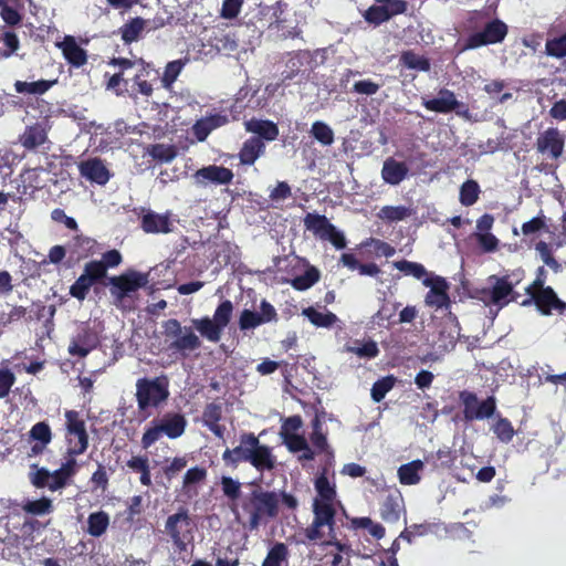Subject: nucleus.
<instances>
[{"mask_svg": "<svg viewBox=\"0 0 566 566\" xmlns=\"http://www.w3.org/2000/svg\"><path fill=\"white\" fill-rule=\"evenodd\" d=\"M226 467L237 469L240 463H250L258 472L272 471L276 465V458L270 446L261 443L253 432H241L239 444L227 448L222 453Z\"/></svg>", "mask_w": 566, "mask_h": 566, "instance_id": "1", "label": "nucleus"}, {"mask_svg": "<svg viewBox=\"0 0 566 566\" xmlns=\"http://www.w3.org/2000/svg\"><path fill=\"white\" fill-rule=\"evenodd\" d=\"M241 509L248 517V528L256 531L261 524L279 516L277 492L256 486L242 499Z\"/></svg>", "mask_w": 566, "mask_h": 566, "instance_id": "2", "label": "nucleus"}, {"mask_svg": "<svg viewBox=\"0 0 566 566\" xmlns=\"http://www.w3.org/2000/svg\"><path fill=\"white\" fill-rule=\"evenodd\" d=\"M523 271H514L511 274L490 275L489 287L475 290V297L485 305H495L499 310L505 307L511 302H516L520 294L514 287L522 281Z\"/></svg>", "mask_w": 566, "mask_h": 566, "instance_id": "3", "label": "nucleus"}, {"mask_svg": "<svg viewBox=\"0 0 566 566\" xmlns=\"http://www.w3.org/2000/svg\"><path fill=\"white\" fill-rule=\"evenodd\" d=\"M314 518L310 526L304 531L306 538L310 542H317L324 537L322 532L323 527L328 528V539L324 543L327 546H334L339 552L348 553L350 546L346 543H342L336 535V510L334 503L314 502L313 503Z\"/></svg>", "mask_w": 566, "mask_h": 566, "instance_id": "4", "label": "nucleus"}, {"mask_svg": "<svg viewBox=\"0 0 566 566\" xmlns=\"http://www.w3.org/2000/svg\"><path fill=\"white\" fill-rule=\"evenodd\" d=\"M169 378L160 375L155 378L143 377L136 381L137 409L145 418L150 416L151 409L161 408L169 399Z\"/></svg>", "mask_w": 566, "mask_h": 566, "instance_id": "5", "label": "nucleus"}, {"mask_svg": "<svg viewBox=\"0 0 566 566\" xmlns=\"http://www.w3.org/2000/svg\"><path fill=\"white\" fill-rule=\"evenodd\" d=\"M186 427L187 419L181 412L168 411L150 421V424L143 433L142 447L148 449L161 437H167L171 440L177 439L185 433Z\"/></svg>", "mask_w": 566, "mask_h": 566, "instance_id": "6", "label": "nucleus"}, {"mask_svg": "<svg viewBox=\"0 0 566 566\" xmlns=\"http://www.w3.org/2000/svg\"><path fill=\"white\" fill-rule=\"evenodd\" d=\"M196 524L191 518L188 509L179 507V510L169 515L165 523V532L169 536L174 546L182 552L186 551L188 543L193 539V531Z\"/></svg>", "mask_w": 566, "mask_h": 566, "instance_id": "7", "label": "nucleus"}, {"mask_svg": "<svg viewBox=\"0 0 566 566\" xmlns=\"http://www.w3.org/2000/svg\"><path fill=\"white\" fill-rule=\"evenodd\" d=\"M65 441L69 455H81L87 448L90 437L85 420L76 410H65Z\"/></svg>", "mask_w": 566, "mask_h": 566, "instance_id": "8", "label": "nucleus"}, {"mask_svg": "<svg viewBox=\"0 0 566 566\" xmlns=\"http://www.w3.org/2000/svg\"><path fill=\"white\" fill-rule=\"evenodd\" d=\"M165 334L174 340L169 345V349L181 354L184 357L188 353L197 350L201 347V340L192 332L190 327H182L176 318H170L164 324Z\"/></svg>", "mask_w": 566, "mask_h": 566, "instance_id": "9", "label": "nucleus"}, {"mask_svg": "<svg viewBox=\"0 0 566 566\" xmlns=\"http://www.w3.org/2000/svg\"><path fill=\"white\" fill-rule=\"evenodd\" d=\"M507 33V24L495 18L486 22L481 31L470 34L465 40L462 51L502 43Z\"/></svg>", "mask_w": 566, "mask_h": 566, "instance_id": "10", "label": "nucleus"}, {"mask_svg": "<svg viewBox=\"0 0 566 566\" xmlns=\"http://www.w3.org/2000/svg\"><path fill=\"white\" fill-rule=\"evenodd\" d=\"M459 400L463 406V417L467 421L489 419L496 411V399L494 396H489L480 401L474 392L461 390L459 392Z\"/></svg>", "mask_w": 566, "mask_h": 566, "instance_id": "11", "label": "nucleus"}, {"mask_svg": "<svg viewBox=\"0 0 566 566\" xmlns=\"http://www.w3.org/2000/svg\"><path fill=\"white\" fill-rule=\"evenodd\" d=\"M147 274L135 270H128L119 275L108 277L109 292L118 305L130 293L137 292L147 284Z\"/></svg>", "mask_w": 566, "mask_h": 566, "instance_id": "12", "label": "nucleus"}, {"mask_svg": "<svg viewBox=\"0 0 566 566\" xmlns=\"http://www.w3.org/2000/svg\"><path fill=\"white\" fill-rule=\"evenodd\" d=\"M259 312L244 308L239 316L238 325L240 331L247 332L261 325L275 323L279 315L275 307L265 298L260 302Z\"/></svg>", "mask_w": 566, "mask_h": 566, "instance_id": "13", "label": "nucleus"}, {"mask_svg": "<svg viewBox=\"0 0 566 566\" xmlns=\"http://www.w3.org/2000/svg\"><path fill=\"white\" fill-rule=\"evenodd\" d=\"M139 228L147 234H168L174 231L172 213H158L149 208H142L138 214Z\"/></svg>", "mask_w": 566, "mask_h": 566, "instance_id": "14", "label": "nucleus"}, {"mask_svg": "<svg viewBox=\"0 0 566 566\" xmlns=\"http://www.w3.org/2000/svg\"><path fill=\"white\" fill-rule=\"evenodd\" d=\"M422 284L430 287L424 297V302L430 307L443 308L450 306V296L448 294L449 284L442 276L436 275L432 277H424Z\"/></svg>", "mask_w": 566, "mask_h": 566, "instance_id": "15", "label": "nucleus"}, {"mask_svg": "<svg viewBox=\"0 0 566 566\" xmlns=\"http://www.w3.org/2000/svg\"><path fill=\"white\" fill-rule=\"evenodd\" d=\"M535 147L537 153L558 159L564 153L565 136L558 128L549 127L538 135Z\"/></svg>", "mask_w": 566, "mask_h": 566, "instance_id": "16", "label": "nucleus"}, {"mask_svg": "<svg viewBox=\"0 0 566 566\" xmlns=\"http://www.w3.org/2000/svg\"><path fill=\"white\" fill-rule=\"evenodd\" d=\"M98 345V333L93 327L85 325L81 327L77 334L73 337L69 346V353L72 356L84 358Z\"/></svg>", "mask_w": 566, "mask_h": 566, "instance_id": "17", "label": "nucleus"}, {"mask_svg": "<svg viewBox=\"0 0 566 566\" xmlns=\"http://www.w3.org/2000/svg\"><path fill=\"white\" fill-rule=\"evenodd\" d=\"M192 177L196 185L207 187L209 184L229 185L234 175L232 170L227 167L209 165L198 169Z\"/></svg>", "mask_w": 566, "mask_h": 566, "instance_id": "18", "label": "nucleus"}, {"mask_svg": "<svg viewBox=\"0 0 566 566\" xmlns=\"http://www.w3.org/2000/svg\"><path fill=\"white\" fill-rule=\"evenodd\" d=\"M532 303L536 305L537 310L543 315H551L553 310L562 313L566 308V304L558 298L557 294L551 286H546L542 291H537L536 294H533V298H526L521 304L523 306H528Z\"/></svg>", "mask_w": 566, "mask_h": 566, "instance_id": "19", "label": "nucleus"}, {"mask_svg": "<svg viewBox=\"0 0 566 566\" xmlns=\"http://www.w3.org/2000/svg\"><path fill=\"white\" fill-rule=\"evenodd\" d=\"M422 105L426 109L448 114L450 112H457V114H462L459 108H463L464 104L459 102L455 97V94L448 90L441 88L438 93V97L431 99H422Z\"/></svg>", "mask_w": 566, "mask_h": 566, "instance_id": "20", "label": "nucleus"}, {"mask_svg": "<svg viewBox=\"0 0 566 566\" xmlns=\"http://www.w3.org/2000/svg\"><path fill=\"white\" fill-rule=\"evenodd\" d=\"M405 512V501L398 490L389 492L379 504L380 517L388 524H395Z\"/></svg>", "mask_w": 566, "mask_h": 566, "instance_id": "21", "label": "nucleus"}, {"mask_svg": "<svg viewBox=\"0 0 566 566\" xmlns=\"http://www.w3.org/2000/svg\"><path fill=\"white\" fill-rule=\"evenodd\" d=\"M244 129L253 134L252 138H260L263 143H271L277 139L280 129L276 123L270 119L252 117L244 122Z\"/></svg>", "mask_w": 566, "mask_h": 566, "instance_id": "22", "label": "nucleus"}, {"mask_svg": "<svg viewBox=\"0 0 566 566\" xmlns=\"http://www.w3.org/2000/svg\"><path fill=\"white\" fill-rule=\"evenodd\" d=\"M78 170L82 177L101 186L106 185L111 178L109 170L97 157L81 161Z\"/></svg>", "mask_w": 566, "mask_h": 566, "instance_id": "23", "label": "nucleus"}, {"mask_svg": "<svg viewBox=\"0 0 566 566\" xmlns=\"http://www.w3.org/2000/svg\"><path fill=\"white\" fill-rule=\"evenodd\" d=\"M223 417V408L220 402L212 401L205 406L201 421L217 438L223 439L226 426L220 424Z\"/></svg>", "mask_w": 566, "mask_h": 566, "instance_id": "24", "label": "nucleus"}, {"mask_svg": "<svg viewBox=\"0 0 566 566\" xmlns=\"http://www.w3.org/2000/svg\"><path fill=\"white\" fill-rule=\"evenodd\" d=\"M230 119L226 113L209 114L198 119L192 129L193 135L199 142H205L211 132L229 124Z\"/></svg>", "mask_w": 566, "mask_h": 566, "instance_id": "25", "label": "nucleus"}, {"mask_svg": "<svg viewBox=\"0 0 566 566\" xmlns=\"http://www.w3.org/2000/svg\"><path fill=\"white\" fill-rule=\"evenodd\" d=\"M19 143L27 150H36L45 143H49L48 130L41 123L28 125L24 132L19 136Z\"/></svg>", "mask_w": 566, "mask_h": 566, "instance_id": "26", "label": "nucleus"}, {"mask_svg": "<svg viewBox=\"0 0 566 566\" xmlns=\"http://www.w3.org/2000/svg\"><path fill=\"white\" fill-rule=\"evenodd\" d=\"M57 46L62 50L64 59L72 66L81 67L86 64V51L76 43L74 36L65 35L63 41L57 43Z\"/></svg>", "mask_w": 566, "mask_h": 566, "instance_id": "27", "label": "nucleus"}, {"mask_svg": "<svg viewBox=\"0 0 566 566\" xmlns=\"http://www.w3.org/2000/svg\"><path fill=\"white\" fill-rule=\"evenodd\" d=\"M409 168L406 163L388 157L382 165L381 178L388 185H399L408 176Z\"/></svg>", "mask_w": 566, "mask_h": 566, "instance_id": "28", "label": "nucleus"}, {"mask_svg": "<svg viewBox=\"0 0 566 566\" xmlns=\"http://www.w3.org/2000/svg\"><path fill=\"white\" fill-rule=\"evenodd\" d=\"M265 143L260 138L249 137L245 139L238 154L241 165L251 166L265 154Z\"/></svg>", "mask_w": 566, "mask_h": 566, "instance_id": "29", "label": "nucleus"}, {"mask_svg": "<svg viewBox=\"0 0 566 566\" xmlns=\"http://www.w3.org/2000/svg\"><path fill=\"white\" fill-rule=\"evenodd\" d=\"M146 28V21L140 18H132L119 28V34L125 44L138 41Z\"/></svg>", "mask_w": 566, "mask_h": 566, "instance_id": "30", "label": "nucleus"}, {"mask_svg": "<svg viewBox=\"0 0 566 566\" xmlns=\"http://www.w3.org/2000/svg\"><path fill=\"white\" fill-rule=\"evenodd\" d=\"M192 325L200 333V335L209 342L218 343L220 340L223 328L220 327L216 321L209 316L192 319Z\"/></svg>", "mask_w": 566, "mask_h": 566, "instance_id": "31", "label": "nucleus"}, {"mask_svg": "<svg viewBox=\"0 0 566 566\" xmlns=\"http://www.w3.org/2000/svg\"><path fill=\"white\" fill-rule=\"evenodd\" d=\"M126 467L135 473H138L140 484L144 486L151 485V473L149 459L147 455H133L130 459L126 461Z\"/></svg>", "mask_w": 566, "mask_h": 566, "instance_id": "32", "label": "nucleus"}, {"mask_svg": "<svg viewBox=\"0 0 566 566\" xmlns=\"http://www.w3.org/2000/svg\"><path fill=\"white\" fill-rule=\"evenodd\" d=\"M55 306L49 305L46 306L42 301L33 302L31 306V313L28 319L32 321H42L44 319V327L48 331V334L53 329L54 323L53 318L55 315Z\"/></svg>", "mask_w": 566, "mask_h": 566, "instance_id": "33", "label": "nucleus"}, {"mask_svg": "<svg viewBox=\"0 0 566 566\" xmlns=\"http://www.w3.org/2000/svg\"><path fill=\"white\" fill-rule=\"evenodd\" d=\"M423 469V462L421 460H413L406 464H402L398 469L399 482L402 485H415L421 480L419 472Z\"/></svg>", "mask_w": 566, "mask_h": 566, "instance_id": "34", "label": "nucleus"}, {"mask_svg": "<svg viewBox=\"0 0 566 566\" xmlns=\"http://www.w3.org/2000/svg\"><path fill=\"white\" fill-rule=\"evenodd\" d=\"M399 63L409 70H416L420 72H429L431 63L424 55L417 54L413 50L403 51L400 54Z\"/></svg>", "mask_w": 566, "mask_h": 566, "instance_id": "35", "label": "nucleus"}, {"mask_svg": "<svg viewBox=\"0 0 566 566\" xmlns=\"http://www.w3.org/2000/svg\"><path fill=\"white\" fill-rule=\"evenodd\" d=\"M109 526V515L105 511L93 512L87 517L86 532L93 537L104 535Z\"/></svg>", "mask_w": 566, "mask_h": 566, "instance_id": "36", "label": "nucleus"}, {"mask_svg": "<svg viewBox=\"0 0 566 566\" xmlns=\"http://www.w3.org/2000/svg\"><path fill=\"white\" fill-rule=\"evenodd\" d=\"M302 314L316 327L329 328L338 321L334 313L329 311L319 312L313 306L304 308Z\"/></svg>", "mask_w": 566, "mask_h": 566, "instance_id": "37", "label": "nucleus"}, {"mask_svg": "<svg viewBox=\"0 0 566 566\" xmlns=\"http://www.w3.org/2000/svg\"><path fill=\"white\" fill-rule=\"evenodd\" d=\"M145 154L158 163L168 164L177 157L178 151L175 145L151 144L146 147Z\"/></svg>", "mask_w": 566, "mask_h": 566, "instance_id": "38", "label": "nucleus"}, {"mask_svg": "<svg viewBox=\"0 0 566 566\" xmlns=\"http://www.w3.org/2000/svg\"><path fill=\"white\" fill-rule=\"evenodd\" d=\"M151 73L150 65L146 63L143 59L139 62V69L133 77L134 84L137 87V92L146 97H149L153 94V85L147 80Z\"/></svg>", "mask_w": 566, "mask_h": 566, "instance_id": "39", "label": "nucleus"}, {"mask_svg": "<svg viewBox=\"0 0 566 566\" xmlns=\"http://www.w3.org/2000/svg\"><path fill=\"white\" fill-rule=\"evenodd\" d=\"M55 83H56V80H53V81L39 80L35 82L17 81L14 83V90L19 94L43 95Z\"/></svg>", "mask_w": 566, "mask_h": 566, "instance_id": "40", "label": "nucleus"}, {"mask_svg": "<svg viewBox=\"0 0 566 566\" xmlns=\"http://www.w3.org/2000/svg\"><path fill=\"white\" fill-rule=\"evenodd\" d=\"M345 350L347 353L355 354L356 356H358L360 358H367V359L376 358L380 353L377 343L370 338L363 343L360 340L356 339L354 342V345H346Z\"/></svg>", "mask_w": 566, "mask_h": 566, "instance_id": "41", "label": "nucleus"}, {"mask_svg": "<svg viewBox=\"0 0 566 566\" xmlns=\"http://www.w3.org/2000/svg\"><path fill=\"white\" fill-rule=\"evenodd\" d=\"M207 479V469L202 467H193L187 470L182 479V492L185 494L197 493L195 486L205 482Z\"/></svg>", "mask_w": 566, "mask_h": 566, "instance_id": "42", "label": "nucleus"}, {"mask_svg": "<svg viewBox=\"0 0 566 566\" xmlns=\"http://www.w3.org/2000/svg\"><path fill=\"white\" fill-rule=\"evenodd\" d=\"M315 490L318 497L314 502L334 503L336 499V489L334 484H331L325 473H322L315 480Z\"/></svg>", "mask_w": 566, "mask_h": 566, "instance_id": "43", "label": "nucleus"}, {"mask_svg": "<svg viewBox=\"0 0 566 566\" xmlns=\"http://www.w3.org/2000/svg\"><path fill=\"white\" fill-rule=\"evenodd\" d=\"M332 224L333 223H331L329 220L323 214L307 213L304 218L305 228L312 231L314 235L319 239L324 237Z\"/></svg>", "mask_w": 566, "mask_h": 566, "instance_id": "44", "label": "nucleus"}, {"mask_svg": "<svg viewBox=\"0 0 566 566\" xmlns=\"http://www.w3.org/2000/svg\"><path fill=\"white\" fill-rule=\"evenodd\" d=\"M310 135L325 147L331 146L335 140L333 129L328 124L322 120H316L312 124Z\"/></svg>", "mask_w": 566, "mask_h": 566, "instance_id": "45", "label": "nucleus"}, {"mask_svg": "<svg viewBox=\"0 0 566 566\" xmlns=\"http://www.w3.org/2000/svg\"><path fill=\"white\" fill-rule=\"evenodd\" d=\"M289 548L284 543H275L268 552L261 566H282L287 563Z\"/></svg>", "mask_w": 566, "mask_h": 566, "instance_id": "46", "label": "nucleus"}, {"mask_svg": "<svg viewBox=\"0 0 566 566\" xmlns=\"http://www.w3.org/2000/svg\"><path fill=\"white\" fill-rule=\"evenodd\" d=\"M321 273L315 266H308L301 275L291 280V285L297 291H305L319 281Z\"/></svg>", "mask_w": 566, "mask_h": 566, "instance_id": "47", "label": "nucleus"}, {"mask_svg": "<svg viewBox=\"0 0 566 566\" xmlns=\"http://www.w3.org/2000/svg\"><path fill=\"white\" fill-rule=\"evenodd\" d=\"M480 192V186L475 180L469 179L464 181L460 188L461 205L465 207L473 206L479 200Z\"/></svg>", "mask_w": 566, "mask_h": 566, "instance_id": "48", "label": "nucleus"}, {"mask_svg": "<svg viewBox=\"0 0 566 566\" xmlns=\"http://www.w3.org/2000/svg\"><path fill=\"white\" fill-rule=\"evenodd\" d=\"M492 430L496 438L503 443H510L513 440L515 430L507 418L499 417L493 423Z\"/></svg>", "mask_w": 566, "mask_h": 566, "instance_id": "49", "label": "nucleus"}, {"mask_svg": "<svg viewBox=\"0 0 566 566\" xmlns=\"http://www.w3.org/2000/svg\"><path fill=\"white\" fill-rule=\"evenodd\" d=\"M310 440L313 444V447L322 453L327 454L328 457L333 458L334 452L331 449L326 436L321 430V423L317 419L314 421V429L311 433Z\"/></svg>", "mask_w": 566, "mask_h": 566, "instance_id": "50", "label": "nucleus"}, {"mask_svg": "<svg viewBox=\"0 0 566 566\" xmlns=\"http://www.w3.org/2000/svg\"><path fill=\"white\" fill-rule=\"evenodd\" d=\"M396 378L392 375L382 377L374 382L371 387V398L375 402H380L386 395L392 389Z\"/></svg>", "mask_w": 566, "mask_h": 566, "instance_id": "51", "label": "nucleus"}, {"mask_svg": "<svg viewBox=\"0 0 566 566\" xmlns=\"http://www.w3.org/2000/svg\"><path fill=\"white\" fill-rule=\"evenodd\" d=\"M22 510L32 515H44L53 511L52 501L49 497H41L39 500L27 501L22 505Z\"/></svg>", "mask_w": 566, "mask_h": 566, "instance_id": "52", "label": "nucleus"}, {"mask_svg": "<svg viewBox=\"0 0 566 566\" xmlns=\"http://www.w3.org/2000/svg\"><path fill=\"white\" fill-rule=\"evenodd\" d=\"M545 53L548 56L556 59L566 57V32L559 36L547 39L545 43Z\"/></svg>", "mask_w": 566, "mask_h": 566, "instance_id": "53", "label": "nucleus"}, {"mask_svg": "<svg viewBox=\"0 0 566 566\" xmlns=\"http://www.w3.org/2000/svg\"><path fill=\"white\" fill-rule=\"evenodd\" d=\"M363 17L365 21L375 27L380 25L384 22L390 20V14H388L385 6L373 4L370 6L364 13Z\"/></svg>", "mask_w": 566, "mask_h": 566, "instance_id": "54", "label": "nucleus"}, {"mask_svg": "<svg viewBox=\"0 0 566 566\" xmlns=\"http://www.w3.org/2000/svg\"><path fill=\"white\" fill-rule=\"evenodd\" d=\"M394 266L402 272L405 275H411L418 280L423 279L427 275L426 268L417 262H411L408 260H401L394 262Z\"/></svg>", "mask_w": 566, "mask_h": 566, "instance_id": "55", "label": "nucleus"}, {"mask_svg": "<svg viewBox=\"0 0 566 566\" xmlns=\"http://www.w3.org/2000/svg\"><path fill=\"white\" fill-rule=\"evenodd\" d=\"M94 284L95 283L82 273L70 286V294L78 301H84Z\"/></svg>", "mask_w": 566, "mask_h": 566, "instance_id": "56", "label": "nucleus"}, {"mask_svg": "<svg viewBox=\"0 0 566 566\" xmlns=\"http://www.w3.org/2000/svg\"><path fill=\"white\" fill-rule=\"evenodd\" d=\"M232 312V302L230 300H224L217 306L212 319L224 329L231 321Z\"/></svg>", "mask_w": 566, "mask_h": 566, "instance_id": "57", "label": "nucleus"}, {"mask_svg": "<svg viewBox=\"0 0 566 566\" xmlns=\"http://www.w3.org/2000/svg\"><path fill=\"white\" fill-rule=\"evenodd\" d=\"M30 438L33 441L40 442L43 446H48L52 440V431L45 421L36 422L29 432Z\"/></svg>", "mask_w": 566, "mask_h": 566, "instance_id": "58", "label": "nucleus"}, {"mask_svg": "<svg viewBox=\"0 0 566 566\" xmlns=\"http://www.w3.org/2000/svg\"><path fill=\"white\" fill-rule=\"evenodd\" d=\"M410 214L408 208L403 206H385L379 212V217L389 222H397L406 219Z\"/></svg>", "mask_w": 566, "mask_h": 566, "instance_id": "59", "label": "nucleus"}, {"mask_svg": "<svg viewBox=\"0 0 566 566\" xmlns=\"http://www.w3.org/2000/svg\"><path fill=\"white\" fill-rule=\"evenodd\" d=\"M83 274L96 284L101 283L107 276V271L98 260H93L84 265Z\"/></svg>", "mask_w": 566, "mask_h": 566, "instance_id": "60", "label": "nucleus"}, {"mask_svg": "<svg viewBox=\"0 0 566 566\" xmlns=\"http://www.w3.org/2000/svg\"><path fill=\"white\" fill-rule=\"evenodd\" d=\"M182 67L184 63L180 60L171 61L166 65L161 77L164 87H170L172 85V83L179 76Z\"/></svg>", "mask_w": 566, "mask_h": 566, "instance_id": "61", "label": "nucleus"}, {"mask_svg": "<svg viewBox=\"0 0 566 566\" xmlns=\"http://www.w3.org/2000/svg\"><path fill=\"white\" fill-rule=\"evenodd\" d=\"M221 489L223 494L231 501H235L241 495V483L231 476L221 478Z\"/></svg>", "mask_w": 566, "mask_h": 566, "instance_id": "62", "label": "nucleus"}, {"mask_svg": "<svg viewBox=\"0 0 566 566\" xmlns=\"http://www.w3.org/2000/svg\"><path fill=\"white\" fill-rule=\"evenodd\" d=\"M2 41L3 44L6 45V49L0 51V56L3 59H8L18 51L20 46V41L18 35L13 31H6L2 34Z\"/></svg>", "mask_w": 566, "mask_h": 566, "instance_id": "63", "label": "nucleus"}, {"mask_svg": "<svg viewBox=\"0 0 566 566\" xmlns=\"http://www.w3.org/2000/svg\"><path fill=\"white\" fill-rule=\"evenodd\" d=\"M476 242L484 253H491L499 249L500 241L491 232L475 233Z\"/></svg>", "mask_w": 566, "mask_h": 566, "instance_id": "64", "label": "nucleus"}]
</instances>
